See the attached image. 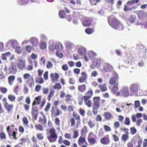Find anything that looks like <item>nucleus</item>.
<instances>
[{
	"label": "nucleus",
	"instance_id": "obj_1",
	"mask_svg": "<svg viewBox=\"0 0 147 147\" xmlns=\"http://www.w3.org/2000/svg\"><path fill=\"white\" fill-rule=\"evenodd\" d=\"M100 98L99 96H94L93 98L92 105V112L96 115L98 112V110L100 106Z\"/></svg>",
	"mask_w": 147,
	"mask_h": 147
},
{
	"label": "nucleus",
	"instance_id": "obj_2",
	"mask_svg": "<svg viewBox=\"0 0 147 147\" xmlns=\"http://www.w3.org/2000/svg\"><path fill=\"white\" fill-rule=\"evenodd\" d=\"M139 1V0H129L127 1L126 4L125 5L123 8V11L125 12L131 11L133 9H134L138 7L137 5H136L130 7V6L131 5H134L135 3H137Z\"/></svg>",
	"mask_w": 147,
	"mask_h": 147
},
{
	"label": "nucleus",
	"instance_id": "obj_3",
	"mask_svg": "<svg viewBox=\"0 0 147 147\" xmlns=\"http://www.w3.org/2000/svg\"><path fill=\"white\" fill-rule=\"evenodd\" d=\"M49 134L47 136V138L50 142H55L57 138L56 130L54 128L49 129Z\"/></svg>",
	"mask_w": 147,
	"mask_h": 147
},
{
	"label": "nucleus",
	"instance_id": "obj_4",
	"mask_svg": "<svg viewBox=\"0 0 147 147\" xmlns=\"http://www.w3.org/2000/svg\"><path fill=\"white\" fill-rule=\"evenodd\" d=\"M108 21L110 25L113 28L115 29L121 30L123 28V25L115 18H114L112 19L111 22H109V20Z\"/></svg>",
	"mask_w": 147,
	"mask_h": 147
},
{
	"label": "nucleus",
	"instance_id": "obj_5",
	"mask_svg": "<svg viewBox=\"0 0 147 147\" xmlns=\"http://www.w3.org/2000/svg\"><path fill=\"white\" fill-rule=\"evenodd\" d=\"M23 76L24 80H26V82L27 84H29L30 87L32 88L34 84V78L31 77L30 75L28 73L24 74Z\"/></svg>",
	"mask_w": 147,
	"mask_h": 147
},
{
	"label": "nucleus",
	"instance_id": "obj_6",
	"mask_svg": "<svg viewBox=\"0 0 147 147\" xmlns=\"http://www.w3.org/2000/svg\"><path fill=\"white\" fill-rule=\"evenodd\" d=\"M6 130L9 138L12 137L15 140L18 139V138L16 137V135L18 134V129L17 128L15 129L16 131H12L11 129L10 126H8L6 128Z\"/></svg>",
	"mask_w": 147,
	"mask_h": 147
},
{
	"label": "nucleus",
	"instance_id": "obj_7",
	"mask_svg": "<svg viewBox=\"0 0 147 147\" xmlns=\"http://www.w3.org/2000/svg\"><path fill=\"white\" fill-rule=\"evenodd\" d=\"M96 135H94L92 132H90L88 137V140L90 144L92 145L96 143Z\"/></svg>",
	"mask_w": 147,
	"mask_h": 147
},
{
	"label": "nucleus",
	"instance_id": "obj_8",
	"mask_svg": "<svg viewBox=\"0 0 147 147\" xmlns=\"http://www.w3.org/2000/svg\"><path fill=\"white\" fill-rule=\"evenodd\" d=\"M51 111V117H53L58 116L62 113V111L56 107H52Z\"/></svg>",
	"mask_w": 147,
	"mask_h": 147
},
{
	"label": "nucleus",
	"instance_id": "obj_9",
	"mask_svg": "<svg viewBox=\"0 0 147 147\" xmlns=\"http://www.w3.org/2000/svg\"><path fill=\"white\" fill-rule=\"evenodd\" d=\"M8 70L9 73L12 74H15L17 71L16 64L14 63H11V65L8 68Z\"/></svg>",
	"mask_w": 147,
	"mask_h": 147
},
{
	"label": "nucleus",
	"instance_id": "obj_10",
	"mask_svg": "<svg viewBox=\"0 0 147 147\" xmlns=\"http://www.w3.org/2000/svg\"><path fill=\"white\" fill-rule=\"evenodd\" d=\"M72 118H74L76 121L77 122L76 123V127L78 128L81 124L80 118V115L76 113L75 112H74L72 113Z\"/></svg>",
	"mask_w": 147,
	"mask_h": 147
},
{
	"label": "nucleus",
	"instance_id": "obj_11",
	"mask_svg": "<svg viewBox=\"0 0 147 147\" xmlns=\"http://www.w3.org/2000/svg\"><path fill=\"white\" fill-rule=\"evenodd\" d=\"M114 77H111L109 80V84L111 85L116 84V83L118 82L117 81L118 80V74L115 73L114 74Z\"/></svg>",
	"mask_w": 147,
	"mask_h": 147
},
{
	"label": "nucleus",
	"instance_id": "obj_12",
	"mask_svg": "<svg viewBox=\"0 0 147 147\" xmlns=\"http://www.w3.org/2000/svg\"><path fill=\"white\" fill-rule=\"evenodd\" d=\"M100 143L102 144L107 145L109 144L110 142L109 135L107 134L102 138L100 140Z\"/></svg>",
	"mask_w": 147,
	"mask_h": 147
},
{
	"label": "nucleus",
	"instance_id": "obj_13",
	"mask_svg": "<svg viewBox=\"0 0 147 147\" xmlns=\"http://www.w3.org/2000/svg\"><path fill=\"white\" fill-rule=\"evenodd\" d=\"M81 74V76L80 77L79 79V82L80 83L86 82L88 78V75L86 72L84 71H82Z\"/></svg>",
	"mask_w": 147,
	"mask_h": 147
},
{
	"label": "nucleus",
	"instance_id": "obj_14",
	"mask_svg": "<svg viewBox=\"0 0 147 147\" xmlns=\"http://www.w3.org/2000/svg\"><path fill=\"white\" fill-rule=\"evenodd\" d=\"M25 61L21 59L18 60L17 63V66L19 69L23 70L25 67Z\"/></svg>",
	"mask_w": 147,
	"mask_h": 147
},
{
	"label": "nucleus",
	"instance_id": "obj_15",
	"mask_svg": "<svg viewBox=\"0 0 147 147\" xmlns=\"http://www.w3.org/2000/svg\"><path fill=\"white\" fill-rule=\"evenodd\" d=\"M137 15L139 19L143 20L147 16V13L144 11L140 10L138 11Z\"/></svg>",
	"mask_w": 147,
	"mask_h": 147
},
{
	"label": "nucleus",
	"instance_id": "obj_16",
	"mask_svg": "<svg viewBox=\"0 0 147 147\" xmlns=\"http://www.w3.org/2000/svg\"><path fill=\"white\" fill-rule=\"evenodd\" d=\"M5 109L7 111L8 113H10L12 112L13 110V104H10L9 103L3 105Z\"/></svg>",
	"mask_w": 147,
	"mask_h": 147
},
{
	"label": "nucleus",
	"instance_id": "obj_17",
	"mask_svg": "<svg viewBox=\"0 0 147 147\" xmlns=\"http://www.w3.org/2000/svg\"><path fill=\"white\" fill-rule=\"evenodd\" d=\"M50 76L53 83L57 81L59 77V74L57 73H51Z\"/></svg>",
	"mask_w": 147,
	"mask_h": 147
},
{
	"label": "nucleus",
	"instance_id": "obj_18",
	"mask_svg": "<svg viewBox=\"0 0 147 147\" xmlns=\"http://www.w3.org/2000/svg\"><path fill=\"white\" fill-rule=\"evenodd\" d=\"M78 143L79 146H81L84 143L87 144L85 136H81L78 140Z\"/></svg>",
	"mask_w": 147,
	"mask_h": 147
},
{
	"label": "nucleus",
	"instance_id": "obj_19",
	"mask_svg": "<svg viewBox=\"0 0 147 147\" xmlns=\"http://www.w3.org/2000/svg\"><path fill=\"white\" fill-rule=\"evenodd\" d=\"M38 122L42 125H46L47 123L46 117L45 115L43 114L41 116H40Z\"/></svg>",
	"mask_w": 147,
	"mask_h": 147
},
{
	"label": "nucleus",
	"instance_id": "obj_20",
	"mask_svg": "<svg viewBox=\"0 0 147 147\" xmlns=\"http://www.w3.org/2000/svg\"><path fill=\"white\" fill-rule=\"evenodd\" d=\"M85 95L83 96V98L90 99L93 95V92L91 89L88 90L86 93Z\"/></svg>",
	"mask_w": 147,
	"mask_h": 147
},
{
	"label": "nucleus",
	"instance_id": "obj_21",
	"mask_svg": "<svg viewBox=\"0 0 147 147\" xmlns=\"http://www.w3.org/2000/svg\"><path fill=\"white\" fill-rule=\"evenodd\" d=\"M31 114L32 120H36L37 119L38 114V111L34 109L33 108H32Z\"/></svg>",
	"mask_w": 147,
	"mask_h": 147
},
{
	"label": "nucleus",
	"instance_id": "obj_22",
	"mask_svg": "<svg viewBox=\"0 0 147 147\" xmlns=\"http://www.w3.org/2000/svg\"><path fill=\"white\" fill-rule=\"evenodd\" d=\"M139 88L138 85L137 84H134L130 86V90L131 92L134 93L138 91Z\"/></svg>",
	"mask_w": 147,
	"mask_h": 147
},
{
	"label": "nucleus",
	"instance_id": "obj_23",
	"mask_svg": "<svg viewBox=\"0 0 147 147\" xmlns=\"http://www.w3.org/2000/svg\"><path fill=\"white\" fill-rule=\"evenodd\" d=\"M92 20L88 18H85L82 21V24L84 26H90L91 24Z\"/></svg>",
	"mask_w": 147,
	"mask_h": 147
},
{
	"label": "nucleus",
	"instance_id": "obj_24",
	"mask_svg": "<svg viewBox=\"0 0 147 147\" xmlns=\"http://www.w3.org/2000/svg\"><path fill=\"white\" fill-rule=\"evenodd\" d=\"M41 99V96H38L35 98L34 100L32 103V106L36 105H39Z\"/></svg>",
	"mask_w": 147,
	"mask_h": 147
},
{
	"label": "nucleus",
	"instance_id": "obj_25",
	"mask_svg": "<svg viewBox=\"0 0 147 147\" xmlns=\"http://www.w3.org/2000/svg\"><path fill=\"white\" fill-rule=\"evenodd\" d=\"M121 90V94L124 96L127 97L129 95V91L127 87L123 88Z\"/></svg>",
	"mask_w": 147,
	"mask_h": 147
},
{
	"label": "nucleus",
	"instance_id": "obj_26",
	"mask_svg": "<svg viewBox=\"0 0 147 147\" xmlns=\"http://www.w3.org/2000/svg\"><path fill=\"white\" fill-rule=\"evenodd\" d=\"M104 116L105 119L107 120H110L113 118V115L108 112H105L104 114Z\"/></svg>",
	"mask_w": 147,
	"mask_h": 147
},
{
	"label": "nucleus",
	"instance_id": "obj_27",
	"mask_svg": "<svg viewBox=\"0 0 147 147\" xmlns=\"http://www.w3.org/2000/svg\"><path fill=\"white\" fill-rule=\"evenodd\" d=\"M111 65L107 63H105L103 67V70L106 72H110L111 70Z\"/></svg>",
	"mask_w": 147,
	"mask_h": 147
},
{
	"label": "nucleus",
	"instance_id": "obj_28",
	"mask_svg": "<svg viewBox=\"0 0 147 147\" xmlns=\"http://www.w3.org/2000/svg\"><path fill=\"white\" fill-rule=\"evenodd\" d=\"M86 49L84 47L80 48L78 50V53L81 56L84 55L86 54Z\"/></svg>",
	"mask_w": 147,
	"mask_h": 147
},
{
	"label": "nucleus",
	"instance_id": "obj_29",
	"mask_svg": "<svg viewBox=\"0 0 147 147\" xmlns=\"http://www.w3.org/2000/svg\"><path fill=\"white\" fill-rule=\"evenodd\" d=\"M30 42L34 47L37 46L38 44V40L35 38H32L30 39Z\"/></svg>",
	"mask_w": 147,
	"mask_h": 147
},
{
	"label": "nucleus",
	"instance_id": "obj_30",
	"mask_svg": "<svg viewBox=\"0 0 147 147\" xmlns=\"http://www.w3.org/2000/svg\"><path fill=\"white\" fill-rule=\"evenodd\" d=\"M98 87L100 89L101 91L102 92L106 91L107 90V88L105 84L99 85Z\"/></svg>",
	"mask_w": 147,
	"mask_h": 147
},
{
	"label": "nucleus",
	"instance_id": "obj_31",
	"mask_svg": "<svg viewBox=\"0 0 147 147\" xmlns=\"http://www.w3.org/2000/svg\"><path fill=\"white\" fill-rule=\"evenodd\" d=\"M84 103L88 107H90L92 105L91 101L90 100V98H83Z\"/></svg>",
	"mask_w": 147,
	"mask_h": 147
},
{
	"label": "nucleus",
	"instance_id": "obj_32",
	"mask_svg": "<svg viewBox=\"0 0 147 147\" xmlns=\"http://www.w3.org/2000/svg\"><path fill=\"white\" fill-rule=\"evenodd\" d=\"M78 89L80 92H84L86 90V86L84 84L79 85L78 87Z\"/></svg>",
	"mask_w": 147,
	"mask_h": 147
},
{
	"label": "nucleus",
	"instance_id": "obj_33",
	"mask_svg": "<svg viewBox=\"0 0 147 147\" xmlns=\"http://www.w3.org/2000/svg\"><path fill=\"white\" fill-rule=\"evenodd\" d=\"M15 77L14 76L12 75L9 76L8 78L9 84L10 85L13 84V82L14 81Z\"/></svg>",
	"mask_w": 147,
	"mask_h": 147
},
{
	"label": "nucleus",
	"instance_id": "obj_34",
	"mask_svg": "<svg viewBox=\"0 0 147 147\" xmlns=\"http://www.w3.org/2000/svg\"><path fill=\"white\" fill-rule=\"evenodd\" d=\"M70 3L74 5L77 4L78 5H80L82 4L81 0H70Z\"/></svg>",
	"mask_w": 147,
	"mask_h": 147
},
{
	"label": "nucleus",
	"instance_id": "obj_35",
	"mask_svg": "<svg viewBox=\"0 0 147 147\" xmlns=\"http://www.w3.org/2000/svg\"><path fill=\"white\" fill-rule=\"evenodd\" d=\"M118 83L117 82V83H116V84L114 85L112 88L111 92L113 94H115L117 91L118 90L119 88L118 86Z\"/></svg>",
	"mask_w": 147,
	"mask_h": 147
},
{
	"label": "nucleus",
	"instance_id": "obj_36",
	"mask_svg": "<svg viewBox=\"0 0 147 147\" xmlns=\"http://www.w3.org/2000/svg\"><path fill=\"white\" fill-rule=\"evenodd\" d=\"M28 0H18V4L20 5H26L28 3Z\"/></svg>",
	"mask_w": 147,
	"mask_h": 147
},
{
	"label": "nucleus",
	"instance_id": "obj_37",
	"mask_svg": "<svg viewBox=\"0 0 147 147\" xmlns=\"http://www.w3.org/2000/svg\"><path fill=\"white\" fill-rule=\"evenodd\" d=\"M102 61V60L101 58H98L95 59L94 63L96 67H98L100 66Z\"/></svg>",
	"mask_w": 147,
	"mask_h": 147
},
{
	"label": "nucleus",
	"instance_id": "obj_38",
	"mask_svg": "<svg viewBox=\"0 0 147 147\" xmlns=\"http://www.w3.org/2000/svg\"><path fill=\"white\" fill-rule=\"evenodd\" d=\"M72 96L69 94H67L65 97V101L69 102L70 101H71L73 100Z\"/></svg>",
	"mask_w": 147,
	"mask_h": 147
},
{
	"label": "nucleus",
	"instance_id": "obj_39",
	"mask_svg": "<svg viewBox=\"0 0 147 147\" xmlns=\"http://www.w3.org/2000/svg\"><path fill=\"white\" fill-rule=\"evenodd\" d=\"M87 131V127L86 126H84L81 130V136L85 135Z\"/></svg>",
	"mask_w": 147,
	"mask_h": 147
},
{
	"label": "nucleus",
	"instance_id": "obj_40",
	"mask_svg": "<svg viewBox=\"0 0 147 147\" xmlns=\"http://www.w3.org/2000/svg\"><path fill=\"white\" fill-rule=\"evenodd\" d=\"M36 129L42 131L43 130V127L42 125L40 124H36L35 126Z\"/></svg>",
	"mask_w": 147,
	"mask_h": 147
},
{
	"label": "nucleus",
	"instance_id": "obj_41",
	"mask_svg": "<svg viewBox=\"0 0 147 147\" xmlns=\"http://www.w3.org/2000/svg\"><path fill=\"white\" fill-rule=\"evenodd\" d=\"M136 19V17L135 15H131L128 18V21L132 23L134 22Z\"/></svg>",
	"mask_w": 147,
	"mask_h": 147
},
{
	"label": "nucleus",
	"instance_id": "obj_42",
	"mask_svg": "<svg viewBox=\"0 0 147 147\" xmlns=\"http://www.w3.org/2000/svg\"><path fill=\"white\" fill-rule=\"evenodd\" d=\"M139 52H138V54L140 55H143L146 52L145 49L144 47H142L141 48L139 49Z\"/></svg>",
	"mask_w": 147,
	"mask_h": 147
},
{
	"label": "nucleus",
	"instance_id": "obj_43",
	"mask_svg": "<svg viewBox=\"0 0 147 147\" xmlns=\"http://www.w3.org/2000/svg\"><path fill=\"white\" fill-rule=\"evenodd\" d=\"M96 55V53L92 51H89L88 54V57L90 59L94 57Z\"/></svg>",
	"mask_w": 147,
	"mask_h": 147
},
{
	"label": "nucleus",
	"instance_id": "obj_44",
	"mask_svg": "<svg viewBox=\"0 0 147 147\" xmlns=\"http://www.w3.org/2000/svg\"><path fill=\"white\" fill-rule=\"evenodd\" d=\"M8 99L11 102H14L16 98L15 96L12 94H9L8 96Z\"/></svg>",
	"mask_w": 147,
	"mask_h": 147
},
{
	"label": "nucleus",
	"instance_id": "obj_45",
	"mask_svg": "<svg viewBox=\"0 0 147 147\" xmlns=\"http://www.w3.org/2000/svg\"><path fill=\"white\" fill-rule=\"evenodd\" d=\"M39 78H36L35 79V82L39 84H42L44 83V80L42 77H40Z\"/></svg>",
	"mask_w": 147,
	"mask_h": 147
},
{
	"label": "nucleus",
	"instance_id": "obj_46",
	"mask_svg": "<svg viewBox=\"0 0 147 147\" xmlns=\"http://www.w3.org/2000/svg\"><path fill=\"white\" fill-rule=\"evenodd\" d=\"M39 46L41 49H44L46 48L47 44L45 41L42 42L40 43Z\"/></svg>",
	"mask_w": 147,
	"mask_h": 147
},
{
	"label": "nucleus",
	"instance_id": "obj_47",
	"mask_svg": "<svg viewBox=\"0 0 147 147\" xmlns=\"http://www.w3.org/2000/svg\"><path fill=\"white\" fill-rule=\"evenodd\" d=\"M129 136L128 134H123L121 137V140L125 142L129 138Z\"/></svg>",
	"mask_w": 147,
	"mask_h": 147
},
{
	"label": "nucleus",
	"instance_id": "obj_48",
	"mask_svg": "<svg viewBox=\"0 0 147 147\" xmlns=\"http://www.w3.org/2000/svg\"><path fill=\"white\" fill-rule=\"evenodd\" d=\"M54 92H55L53 90H50L49 94L47 97L49 101H50V100L52 97L54 95Z\"/></svg>",
	"mask_w": 147,
	"mask_h": 147
},
{
	"label": "nucleus",
	"instance_id": "obj_49",
	"mask_svg": "<svg viewBox=\"0 0 147 147\" xmlns=\"http://www.w3.org/2000/svg\"><path fill=\"white\" fill-rule=\"evenodd\" d=\"M92 5H96L99 2H100V0H88Z\"/></svg>",
	"mask_w": 147,
	"mask_h": 147
},
{
	"label": "nucleus",
	"instance_id": "obj_50",
	"mask_svg": "<svg viewBox=\"0 0 147 147\" xmlns=\"http://www.w3.org/2000/svg\"><path fill=\"white\" fill-rule=\"evenodd\" d=\"M66 13L63 10H61L59 12V17L62 18H64L66 16Z\"/></svg>",
	"mask_w": 147,
	"mask_h": 147
},
{
	"label": "nucleus",
	"instance_id": "obj_51",
	"mask_svg": "<svg viewBox=\"0 0 147 147\" xmlns=\"http://www.w3.org/2000/svg\"><path fill=\"white\" fill-rule=\"evenodd\" d=\"M20 86L18 84H17L15 87L14 89L13 90V92L16 94H18L19 91V88Z\"/></svg>",
	"mask_w": 147,
	"mask_h": 147
},
{
	"label": "nucleus",
	"instance_id": "obj_52",
	"mask_svg": "<svg viewBox=\"0 0 147 147\" xmlns=\"http://www.w3.org/2000/svg\"><path fill=\"white\" fill-rule=\"evenodd\" d=\"M6 136L5 134L3 132H0V139L1 140H6Z\"/></svg>",
	"mask_w": 147,
	"mask_h": 147
},
{
	"label": "nucleus",
	"instance_id": "obj_53",
	"mask_svg": "<svg viewBox=\"0 0 147 147\" xmlns=\"http://www.w3.org/2000/svg\"><path fill=\"white\" fill-rule=\"evenodd\" d=\"M61 86L59 83H57L53 86V88L54 89H60L61 88Z\"/></svg>",
	"mask_w": 147,
	"mask_h": 147
},
{
	"label": "nucleus",
	"instance_id": "obj_54",
	"mask_svg": "<svg viewBox=\"0 0 147 147\" xmlns=\"http://www.w3.org/2000/svg\"><path fill=\"white\" fill-rule=\"evenodd\" d=\"M85 32L88 34H91L93 32V30L91 28H88L85 30Z\"/></svg>",
	"mask_w": 147,
	"mask_h": 147
},
{
	"label": "nucleus",
	"instance_id": "obj_55",
	"mask_svg": "<svg viewBox=\"0 0 147 147\" xmlns=\"http://www.w3.org/2000/svg\"><path fill=\"white\" fill-rule=\"evenodd\" d=\"M56 54L57 56L60 58H62L63 56V53L59 51H57L56 53Z\"/></svg>",
	"mask_w": 147,
	"mask_h": 147
},
{
	"label": "nucleus",
	"instance_id": "obj_56",
	"mask_svg": "<svg viewBox=\"0 0 147 147\" xmlns=\"http://www.w3.org/2000/svg\"><path fill=\"white\" fill-rule=\"evenodd\" d=\"M70 122L71 123V127L74 126L76 124V121L75 119L74 118L71 117L70 119Z\"/></svg>",
	"mask_w": 147,
	"mask_h": 147
},
{
	"label": "nucleus",
	"instance_id": "obj_57",
	"mask_svg": "<svg viewBox=\"0 0 147 147\" xmlns=\"http://www.w3.org/2000/svg\"><path fill=\"white\" fill-rule=\"evenodd\" d=\"M60 121L58 117H56L55 119V125L57 126H59L60 125Z\"/></svg>",
	"mask_w": 147,
	"mask_h": 147
},
{
	"label": "nucleus",
	"instance_id": "obj_58",
	"mask_svg": "<svg viewBox=\"0 0 147 147\" xmlns=\"http://www.w3.org/2000/svg\"><path fill=\"white\" fill-rule=\"evenodd\" d=\"M32 47L30 45H28L26 47V51L29 53L31 52L32 50Z\"/></svg>",
	"mask_w": 147,
	"mask_h": 147
},
{
	"label": "nucleus",
	"instance_id": "obj_59",
	"mask_svg": "<svg viewBox=\"0 0 147 147\" xmlns=\"http://www.w3.org/2000/svg\"><path fill=\"white\" fill-rule=\"evenodd\" d=\"M79 112L80 115L82 116H84L85 115V111L84 109L80 108L79 109Z\"/></svg>",
	"mask_w": 147,
	"mask_h": 147
},
{
	"label": "nucleus",
	"instance_id": "obj_60",
	"mask_svg": "<svg viewBox=\"0 0 147 147\" xmlns=\"http://www.w3.org/2000/svg\"><path fill=\"white\" fill-rule=\"evenodd\" d=\"M53 67V64L50 61L47 62L46 65V67L48 69H51Z\"/></svg>",
	"mask_w": 147,
	"mask_h": 147
},
{
	"label": "nucleus",
	"instance_id": "obj_61",
	"mask_svg": "<svg viewBox=\"0 0 147 147\" xmlns=\"http://www.w3.org/2000/svg\"><path fill=\"white\" fill-rule=\"evenodd\" d=\"M0 90L1 92L3 94H5L7 91V89L4 87H1L0 88Z\"/></svg>",
	"mask_w": 147,
	"mask_h": 147
},
{
	"label": "nucleus",
	"instance_id": "obj_62",
	"mask_svg": "<svg viewBox=\"0 0 147 147\" xmlns=\"http://www.w3.org/2000/svg\"><path fill=\"white\" fill-rule=\"evenodd\" d=\"M104 128L105 131L106 132L110 131H111V127L107 125H104Z\"/></svg>",
	"mask_w": 147,
	"mask_h": 147
},
{
	"label": "nucleus",
	"instance_id": "obj_63",
	"mask_svg": "<svg viewBox=\"0 0 147 147\" xmlns=\"http://www.w3.org/2000/svg\"><path fill=\"white\" fill-rule=\"evenodd\" d=\"M16 52L18 54H20L22 52L21 48L20 46H17L16 48Z\"/></svg>",
	"mask_w": 147,
	"mask_h": 147
},
{
	"label": "nucleus",
	"instance_id": "obj_64",
	"mask_svg": "<svg viewBox=\"0 0 147 147\" xmlns=\"http://www.w3.org/2000/svg\"><path fill=\"white\" fill-rule=\"evenodd\" d=\"M124 124L127 125H129L130 124V120L129 117H126L125 118L124 121Z\"/></svg>",
	"mask_w": 147,
	"mask_h": 147
}]
</instances>
